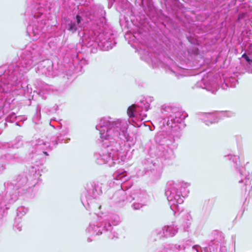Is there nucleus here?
<instances>
[{"mask_svg":"<svg viewBox=\"0 0 252 252\" xmlns=\"http://www.w3.org/2000/svg\"><path fill=\"white\" fill-rule=\"evenodd\" d=\"M44 154L45 155H46V156H48V154H47V153L46 152H44Z\"/></svg>","mask_w":252,"mask_h":252,"instance_id":"423d86ee","label":"nucleus"},{"mask_svg":"<svg viewBox=\"0 0 252 252\" xmlns=\"http://www.w3.org/2000/svg\"><path fill=\"white\" fill-rule=\"evenodd\" d=\"M76 21H77V24H79L81 22V17L80 16H79V15H77L76 17Z\"/></svg>","mask_w":252,"mask_h":252,"instance_id":"39448f33","label":"nucleus"},{"mask_svg":"<svg viewBox=\"0 0 252 252\" xmlns=\"http://www.w3.org/2000/svg\"><path fill=\"white\" fill-rule=\"evenodd\" d=\"M121 123V122L119 120L115 122H113L110 124V128H112L114 126H116L117 125H120Z\"/></svg>","mask_w":252,"mask_h":252,"instance_id":"7ed1b4c3","label":"nucleus"},{"mask_svg":"<svg viewBox=\"0 0 252 252\" xmlns=\"http://www.w3.org/2000/svg\"><path fill=\"white\" fill-rule=\"evenodd\" d=\"M135 105L134 104H133L129 106L127 111V115L129 117H134V112L135 111Z\"/></svg>","mask_w":252,"mask_h":252,"instance_id":"f257e3e1","label":"nucleus"},{"mask_svg":"<svg viewBox=\"0 0 252 252\" xmlns=\"http://www.w3.org/2000/svg\"><path fill=\"white\" fill-rule=\"evenodd\" d=\"M68 30L69 31H71L72 32H76L77 28L76 27L75 23H73L72 22H70L68 24Z\"/></svg>","mask_w":252,"mask_h":252,"instance_id":"f03ea898","label":"nucleus"},{"mask_svg":"<svg viewBox=\"0 0 252 252\" xmlns=\"http://www.w3.org/2000/svg\"><path fill=\"white\" fill-rule=\"evenodd\" d=\"M242 58H244L248 62H251L252 61L250 59L249 57L247 56V55L246 53H244L242 56Z\"/></svg>","mask_w":252,"mask_h":252,"instance_id":"20e7f679","label":"nucleus"}]
</instances>
